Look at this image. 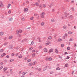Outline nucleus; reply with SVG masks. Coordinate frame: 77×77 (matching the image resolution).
I'll return each mask as SVG.
<instances>
[{
  "label": "nucleus",
  "instance_id": "obj_1",
  "mask_svg": "<svg viewBox=\"0 0 77 77\" xmlns=\"http://www.w3.org/2000/svg\"><path fill=\"white\" fill-rule=\"evenodd\" d=\"M19 33H23V30L21 29L17 30V35L19 34Z\"/></svg>",
  "mask_w": 77,
  "mask_h": 77
},
{
  "label": "nucleus",
  "instance_id": "obj_2",
  "mask_svg": "<svg viewBox=\"0 0 77 77\" xmlns=\"http://www.w3.org/2000/svg\"><path fill=\"white\" fill-rule=\"evenodd\" d=\"M4 70V72H5L6 71H7L8 70V68L6 67H5L3 69Z\"/></svg>",
  "mask_w": 77,
  "mask_h": 77
},
{
  "label": "nucleus",
  "instance_id": "obj_3",
  "mask_svg": "<svg viewBox=\"0 0 77 77\" xmlns=\"http://www.w3.org/2000/svg\"><path fill=\"white\" fill-rule=\"evenodd\" d=\"M53 51V49L52 48H51L49 50L48 53H52Z\"/></svg>",
  "mask_w": 77,
  "mask_h": 77
},
{
  "label": "nucleus",
  "instance_id": "obj_4",
  "mask_svg": "<svg viewBox=\"0 0 77 77\" xmlns=\"http://www.w3.org/2000/svg\"><path fill=\"white\" fill-rule=\"evenodd\" d=\"M24 11L25 12H27L28 11V9L26 8H25L24 9Z\"/></svg>",
  "mask_w": 77,
  "mask_h": 77
},
{
  "label": "nucleus",
  "instance_id": "obj_5",
  "mask_svg": "<svg viewBox=\"0 0 77 77\" xmlns=\"http://www.w3.org/2000/svg\"><path fill=\"white\" fill-rule=\"evenodd\" d=\"M26 20V18L25 17H22L21 19V20L22 21H25V20Z\"/></svg>",
  "mask_w": 77,
  "mask_h": 77
},
{
  "label": "nucleus",
  "instance_id": "obj_6",
  "mask_svg": "<svg viewBox=\"0 0 77 77\" xmlns=\"http://www.w3.org/2000/svg\"><path fill=\"white\" fill-rule=\"evenodd\" d=\"M13 38V36L12 35H10L8 38L9 39H12Z\"/></svg>",
  "mask_w": 77,
  "mask_h": 77
},
{
  "label": "nucleus",
  "instance_id": "obj_7",
  "mask_svg": "<svg viewBox=\"0 0 77 77\" xmlns=\"http://www.w3.org/2000/svg\"><path fill=\"white\" fill-rule=\"evenodd\" d=\"M44 24H45V23H44V22H42L41 23V26H44Z\"/></svg>",
  "mask_w": 77,
  "mask_h": 77
},
{
  "label": "nucleus",
  "instance_id": "obj_8",
  "mask_svg": "<svg viewBox=\"0 0 77 77\" xmlns=\"http://www.w3.org/2000/svg\"><path fill=\"white\" fill-rule=\"evenodd\" d=\"M44 15H45V13L44 12H42L41 14V16H44Z\"/></svg>",
  "mask_w": 77,
  "mask_h": 77
},
{
  "label": "nucleus",
  "instance_id": "obj_9",
  "mask_svg": "<svg viewBox=\"0 0 77 77\" xmlns=\"http://www.w3.org/2000/svg\"><path fill=\"white\" fill-rule=\"evenodd\" d=\"M3 34H4V32H1L0 33V36H2Z\"/></svg>",
  "mask_w": 77,
  "mask_h": 77
},
{
  "label": "nucleus",
  "instance_id": "obj_10",
  "mask_svg": "<svg viewBox=\"0 0 77 77\" xmlns=\"http://www.w3.org/2000/svg\"><path fill=\"white\" fill-rule=\"evenodd\" d=\"M52 39V37L51 36H50L48 37V39L49 40H51V39Z\"/></svg>",
  "mask_w": 77,
  "mask_h": 77
},
{
  "label": "nucleus",
  "instance_id": "obj_11",
  "mask_svg": "<svg viewBox=\"0 0 77 77\" xmlns=\"http://www.w3.org/2000/svg\"><path fill=\"white\" fill-rule=\"evenodd\" d=\"M5 55H6V54L4 53L1 55V57H3V56H5Z\"/></svg>",
  "mask_w": 77,
  "mask_h": 77
},
{
  "label": "nucleus",
  "instance_id": "obj_12",
  "mask_svg": "<svg viewBox=\"0 0 77 77\" xmlns=\"http://www.w3.org/2000/svg\"><path fill=\"white\" fill-rule=\"evenodd\" d=\"M44 51H45V52H47L48 51V50H47V49L46 48H45L44 49Z\"/></svg>",
  "mask_w": 77,
  "mask_h": 77
},
{
  "label": "nucleus",
  "instance_id": "obj_13",
  "mask_svg": "<svg viewBox=\"0 0 77 77\" xmlns=\"http://www.w3.org/2000/svg\"><path fill=\"white\" fill-rule=\"evenodd\" d=\"M13 20V18H12V17H11L10 19H9V20L10 21H12Z\"/></svg>",
  "mask_w": 77,
  "mask_h": 77
},
{
  "label": "nucleus",
  "instance_id": "obj_14",
  "mask_svg": "<svg viewBox=\"0 0 77 77\" xmlns=\"http://www.w3.org/2000/svg\"><path fill=\"white\" fill-rule=\"evenodd\" d=\"M58 41L59 42H61V41H62V39L61 38H59L58 39Z\"/></svg>",
  "mask_w": 77,
  "mask_h": 77
},
{
  "label": "nucleus",
  "instance_id": "obj_15",
  "mask_svg": "<svg viewBox=\"0 0 77 77\" xmlns=\"http://www.w3.org/2000/svg\"><path fill=\"white\" fill-rule=\"evenodd\" d=\"M52 60V58L50 57L48 58V60L51 61V60Z\"/></svg>",
  "mask_w": 77,
  "mask_h": 77
},
{
  "label": "nucleus",
  "instance_id": "obj_16",
  "mask_svg": "<svg viewBox=\"0 0 77 77\" xmlns=\"http://www.w3.org/2000/svg\"><path fill=\"white\" fill-rule=\"evenodd\" d=\"M33 18H34V17L33 16H32L30 18V20H33Z\"/></svg>",
  "mask_w": 77,
  "mask_h": 77
},
{
  "label": "nucleus",
  "instance_id": "obj_17",
  "mask_svg": "<svg viewBox=\"0 0 77 77\" xmlns=\"http://www.w3.org/2000/svg\"><path fill=\"white\" fill-rule=\"evenodd\" d=\"M51 21L52 23H54L55 21V20L54 19H52L51 20Z\"/></svg>",
  "mask_w": 77,
  "mask_h": 77
},
{
  "label": "nucleus",
  "instance_id": "obj_18",
  "mask_svg": "<svg viewBox=\"0 0 77 77\" xmlns=\"http://www.w3.org/2000/svg\"><path fill=\"white\" fill-rule=\"evenodd\" d=\"M32 65H33L32 63H30L29 64V66H32Z\"/></svg>",
  "mask_w": 77,
  "mask_h": 77
},
{
  "label": "nucleus",
  "instance_id": "obj_19",
  "mask_svg": "<svg viewBox=\"0 0 77 77\" xmlns=\"http://www.w3.org/2000/svg\"><path fill=\"white\" fill-rule=\"evenodd\" d=\"M11 6V4H8V6H7V8H9L10 6Z\"/></svg>",
  "mask_w": 77,
  "mask_h": 77
},
{
  "label": "nucleus",
  "instance_id": "obj_20",
  "mask_svg": "<svg viewBox=\"0 0 77 77\" xmlns=\"http://www.w3.org/2000/svg\"><path fill=\"white\" fill-rule=\"evenodd\" d=\"M36 64V62H34L32 63L33 65H35Z\"/></svg>",
  "mask_w": 77,
  "mask_h": 77
},
{
  "label": "nucleus",
  "instance_id": "obj_21",
  "mask_svg": "<svg viewBox=\"0 0 77 77\" xmlns=\"http://www.w3.org/2000/svg\"><path fill=\"white\" fill-rule=\"evenodd\" d=\"M50 44V42H49L48 43H46L45 45H48Z\"/></svg>",
  "mask_w": 77,
  "mask_h": 77
},
{
  "label": "nucleus",
  "instance_id": "obj_22",
  "mask_svg": "<svg viewBox=\"0 0 77 77\" xmlns=\"http://www.w3.org/2000/svg\"><path fill=\"white\" fill-rule=\"evenodd\" d=\"M73 38H71L69 40V41L70 42H71V41H73Z\"/></svg>",
  "mask_w": 77,
  "mask_h": 77
},
{
  "label": "nucleus",
  "instance_id": "obj_23",
  "mask_svg": "<svg viewBox=\"0 0 77 77\" xmlns=\"http://www.w3.org/2000/svg\"><path fill=\"white\" fill-rule=\"evenodd\" d=\"M68 33L69 35H72V32H68Z\"/></svg>",
  "mask_w": 77,
  "mask_h": 77
},
{
  "label": "nucleus",
  "instance_id": "obj_24",
  "mask_svg": "<svg viewBox=\"0 0 77 77\" xmlns=\"http://www.w3.org/2000/svg\"><path fill=\"white\" fill-rule=\"evenodd\" d=\"M14 60V59H12L10 60V62H13Z\"/></svg>",
  "mask_w": 77,
  "mask_h": 77
},
{
  "label": "nucleus",
  "instance_id": "obj_25",
  "mask_svg": "<svg viewBox=\"0 0 77 77\" xmlns=\"http://www.w3.org/2000/svg\"><path fill=\"white\" fill-rule=\"evenodd\" d=\"M3 6H4L3 4L2 3L0 5V7L1 8H3Z\"/></svg>",
  "mask_w": 77,
  "mask_h": 77
},
{
  "label": "nucleus",
  "instance_id": "obj_26",
  "mask_svg": "<svg viewBox=\"0 0 77 77\" xmlns=\"http://www.w3.org/2000/svg\"><path fill=\"white\" fill-rule=\"evenodd\" d=\"M34 43V42H33V41H32V42L31 43V44H30L31 45H33Z\"/></svg>",
  "mask_w": 77,
  "mask_h": 77
},
{
  "label": "nucleus",
  "instance_id": "obj_27",
  "mask_svg": "<svg viewBox=\"0 0 77 77\" xmlns=\"http://www.w3.org/2000/svg\"><path fill=\"white\" fill-rule=\"evenodd\" d=\"M43 8H46V5L45 4H43Z\"/></svg>",
  "mask_w": 77,
  "mask_h": 77
},
{
  "label": "nucleus",
  "instance_id": "obj_28",
  "mask_svg": "<svg viewBox=\"0 0 77 77\" xmlns=\"http://www.w3.org/2000/svg\"><path fill=\"white\" fill-rule=\"evenodd\" d=\"M63 27V28L64 29H66V28H67V27H66V26H64Z\"/></svg>",
  "mask_w": 77,
  "mask_h": 77
},
{
  "label": "nucleus",
  "instance_id": "obj_29",
  "mask_svg": "<svg viewBox=\"0 0 77 77\" xmlns=\"http://www.w3.org/2000/svg\"><path fill=\"white\" fill-rule=\"evenodd\" d=\"M35 5L36 6H39V4L38 2L35 3Z\"/></svg>",
  "mask_w": 77,
  "mask_h": 77
},
{
  "label": "nucleus",
  "instance_id": "obj_30",
  "mask_svg": "<svg viewBox=\"0 0 77 77\" xmlns=\"http://www.w3.org/2000/svg\"><path fill=\"white\" fill-rule=\"evenodd\" d=\"M55 52H56V53H58V50H57V49H56L55 50Z\"/></svg>",
  "mask_w": 77,
  "mask_h": 77
},
{
  "label": "nucleus",
  "instance_id": "obj_31",
  "mask_svg": "<svg viewBox=\"0 0 77 77\" xmlns=\"http://www.w3.org/2000/svg\"><path fill=\"white\" fill-rule=\"evenodd\" d=\"M45 60H46L47 61H48V57L45 58Z\"/></svg>",
  "mask_w": 77,
  "mask_h": 77
},
{
  "label": "nucleus",
  "instance_id": "obj_32",
  "mask_svg": "<svg viewBox=\"0 0 77 77\" xmlns=\"http://www.w3.org/2000/svg\"><path fill=\"white\" fill-rule=\"evenodd\" d=\"M18 58H19V59H21V58H22V57L21 55H20L18 57Z\"/></svg>",
  "mask_w": 77,
  "mask_h": 77
},
{
  "label": "nucleus",
  "instance_id": "obj_33",
  "mask_svg": "<svg viewBox=\"0 0 77 77\" xmlns=\"http://www.w3.org/2000/svg\"><path fill=\"white\" fill-rule=\"evenodd\" d=\"M60 69L59 67H57L56 69V70H60Z\"/></svg>",
  "mask_w": 77,
  "mask_h": 77
},
{
  "label": "nucleus",
  "instance_id": "obj_34",
  "mask_svg": "<svg viewBox=\"0 0 77 77\" xmlns=\"http://www.w3.org/2000/svg\"><path fill=\"white\" fill-rule=\"evenodd\" d=\"M26 74H27V72H24L23 73V75H25Z\"/></svg>",
  "mask_w": 77,
  "mask_h": 77
},
{
  "label": "nucleus",
  "instance_id": "obj_35",
  "mask_svg": "<svg viewBox=\"0 0 77 77\" xmlns=\"http://www.w3.org/2000/svg\"><path fill=\"white\" fill-rule=\"evenodd\" d=\"M27 62H31V59H29L27 60Z\"/></svg>",
  "mask_w": 77,
  "mask_h": 77
},
{
  "label": "nucleus",
  "instance_id": "obj_36",
  "mask_svg": "<svg viewBox=\"0 0 77 77\" xmlns=\"http://www.w3.org/2000/svg\"><path fill=\"white\" fill-rule=\"evenodd\" d=\"M61 47H64V44H61Z\"/></svg>",
  "mask_w": 77,
  "mask_h": 77
},
{
  "label": "nucleus",
  "instance_id": "obj_37",
  "mask_svg": "<svg viewBox=\"0 0 77 77\" xmlns=\"http://www.w3.org/2000/svg\"><path fill=\"white\" fill-rule=\"evenodd\" d=\"M26 5V3L25 2H24L23 4L21 5V6H25Z\"/></svg>",
  "mask_w": 77,
  "mask_h": 77
},
{
  "label": "nucleus",
  "instance_id": "obj_38",
  "mask_svg": "<svg viewBox=\"0 0 77 77\" xmlns=\"http://www.w3.org/2000/svg\"><path fill=\"white\" fill-rule=\"evenodd\" d=\"M3 68V66H1L0 67V70H1V69H2Z\"/></svg>",
  "mask_w": 77,
  "mask_h": 77
},
{
  "label": "nucleus",
  "instance_id": "obj_39",
  "mask_svg": "<svg viewBox=\"0 0 77 77\" xmlns=\"http://www.w3.org/2000/svg\"><path fill=\"white\" fill-rule=\"evenodd\" d=\"M67 49L68 50H69L70 49V47H67Z\"/></svg>",
  "mask_w": 77,
  "mask_h": 77
},
{
  "label": "nucleus",
  "instance_id": "obj_40",
  "mask_svg": "<svg viewBox=\"0 0 77 77\" xmlns=\"http://www.w3.org/2000/svg\"><path fill=\"white\" fill-rule=\"evenodd\" d=\"M65 66L66 67H67V66H68V64H66L65 65Z\"/></svg>",
  "mask_w": 77,
  "mask_h": 77
},
{
  "label": "nucleus",
  "instance_id": "obj_41",
  "mask_svg": "<svg viewBox=\"0 0 77 77\" xmlns=\"http://www.w3.org/2000/svg\"><path fill=\"white\" fill-rule=\"evenodd\" d=\"M8 14H11V11L9 10V11H8Z\"/></svg>",
  "mask_w": 77,
  "mask_h": 77
},
{
  "label": "nucleus",
  "instance_id": "obj_42",
  "mask_svg": "<svg viewBox=\"0 0 77 77\" xmlns=\"http://www.w3.org/2000/svg\"><path fill=\"white\" fill-rule=\"evenodd\" d=\"M32 49H33V48H32V47H30L29 48V50H32Z\"/></svg>",
  "mask_w": 77,
  "mask_h": 77
},
{
  "label": "nucleus",
  "instance_id": "obj_43",
  "mask_svg": "<svg viewBox=\"0 0 77 77\" xmlns=\"http://www.w3.org/2000/svg\"><path fill=\"white\" fill-rule=\"evenodd\" d=\"M12 56H15V54L14 53H13L11 54Z\"/></svg>",
  "mask_w": 77,
  "mask_h": 77
},
{
  "label": "nucleus",
  "instance_id": "obj_44",
  "mask_svg": "<svg viewBox=\"0 0 77 77\" xmlns=\"http://www.w3.org/2000/svg\"><path fill=\"white\" fill-rule=\"evenodd\" d=\"M3 50L2 49H1L0 50V52L1 53H2V52H3Z\"/></svg>",
  "mask_w": 77,
  "mask_h": 77
},
{
  "label": "nucleus",
  "instance_id": "obj_45",
  "mask_svg": "<svg viewBox=\"0 0 77 77\" xmlns=\"http://www.w3.org/2000/svg\"><path fill=\"white\" fill-rule=\"evenodd\" d=\"M53 71H51L50 72V74H53Z\"/></svg>",
  "mask_w": 77,
  "mask_h": 77
},
{
  "label": "nucleus",
  "instance_id": "obj_46",
  "mask_svg": "<svg viewBox=\"0 0 77 77\" xmlns=\"http://www.w3.org/2000/svg\"><path fill=\"white\" fill-rule=\"evenodd\" d=\"M38 39L39 40V42H41V39H40L39 38H38Z\"/></svg>",
  "mask_w": 77,
  "mask_h": 77
},
{
  "label": "nucleus",
  "instance_id": "obj_47",
  "mask_svg": "<svg viewBox=\"0 0 77 77\" xmlns=\"http://www.w3.org/2000/svg\"><path fill=\"white\" fill-rule=\"evenodd\" d=\"M42 5H39V7L40 8H42Z\"/></svg>",
  "mask_w": 77,
  "mask_h": 77
},
{
  "label": "nucleus",
  "instance_id": "obj_48",
  "mask_svg": "<svg viewBox=\"0 0 77 77\" xmlns=\"http://www.w3.org/2000/svg\"><path fill=\"white\" fill-rule=\"evenodd\" d=\"M34 16H35V17H37V16H38V14H34Z\"/></svg>",
  "mask_w": 77,
  "mask_h": 77
},
{
  "label": "nucleus",
  "instance_id": "obj_49",
  "mask_svg": "<svg viewBox=\"0 0 77 77\" xmlns=\"http://www.w3.org/2000/svg\"><path fill=\"white\" fill-rule=\"evenodd\" d=\"M32 57H34V56H35V54H32Z\"/></svg>",
  "mask_w": 77,
  "mask_h": 77
},
{
  "label": "nucleus",
  "instance_id": "obj_50",
  "mask_svg": "<svg viewBox=\"0 0 77 77\" xmlns=\"http://www.w3.org/2000/svg\"><path fill=\"white\" fill-rule=\"evenodd\" d=\"M30 75H33V73L31 72L30 74H29Z\"/></svg>",
  "mask_w": 77,
  "mask_h": 77
},
{
  "label": "nucleus",
  "instance_id": "obj_51",
  "mask_svg": "<svg viewBox=\"0 0 77 77\" xmlns=\"http://www.w3.org/2000/svg\"><path fill=\"white\" fill-rule=\"evenodd\" d=\"M41 18H44V16H41Z\"/></svg>",
  "mask_w": 77,
  "mask_h": 77
},
{
  "label": "nucleus",
  "instance_id": "obj_52",
  "mask_svg": "<svg viewBox=\"0 0 77 77\" xmlns=\"http://www.w3.org/2000/svg\"><path fill=\"white\" fill-rule=\"evenodd\" d=\"M21 71H20L19 72V75H20L21 74Z\"/></svg>",
  "mask_w": 77,
  "mask_h": 77
},
{
  "label": "nucleus",
  "instance_id": "obj_53",
  "mask_svg": "<svg viewBox=\"0 0 77 77\" xmlns=\"http://www.w3.org/2000/svg\"><path fill=\"white\" fill-rule=\"evenodd\" d=\"M71 3H74V0L72 1L71 2Z\"/></svg>",
  "mask_w": 77,
  "mask_h": 77
},
{
  "label": "nucleus",
  "instance_id": "obj_54",
  "mask_svg": "<svg viewBox=\"0 0 77 77\" xmlns=\"http://www.w3.org/2000/svg\"><path fill=\"white\" fill-rule=\"evenodd\" d=\"M8 44V43H5L4 44V45H6Z\"/></svg>",
  "mask_w": 77,
  "mask_h": 77
},
{
  "label": "nucleus",
  "instance_id": "obj_55",
  "mask_svg": "<svg viewBox=\"0 0 77 77\" xmlns=\"http://www.w3.org/2000/svg\"><path fill=\"white\" fill-rule=\"evenodd\" d=\"M26 3L27 4H28V3H29V1H27L26 2Z\"/></svg>",
  "mask_w": 77,
  "mask_h": 77
},
{
  "label": "nucleus",
  "instance_id": "obj_56",
  "mask_svg": "<svg viewBox=\"0 0 77 77\" xmlns=\"http://www.w3.org/2000/svg\"><path fill=\"white\" fill-rule=\"evenodd\" d=\"M27 38H25L24 39V41H27Z\"/></svg>",
  "mask_w": 77,
  "mask_h": 77
},
{
  "label": "nucleus",
  "instance_id": "obj_57",
  "mask_svg": "<svg viewBox=\"0 0 77 77\" xmlns=\"http://www.w3.org/2000/svg\"><path fill=\"white\" fill-rule=\"evenodd\" d=\"M31 5L32 6H35V4H31Z\"/></svg>",
  "mask_w": 77,
  "mask_h": 77
},
{
  "label": "nucleus",
  "instance_id": "obj_58",
  "mask_svg": "<svg viewBox=\"0 0 77 77\" xmlns=\"http://www.w3.org/2000/svg\"><path fill=\"white\" fill-rule=\"evenodd\" d=\"M52 12H54V9H52Z\"/></svg>",
  "mask_w": 77,
  "mask_h": 77
},
{
  "label": "nucleus",
  "instance_id": "obj_59",
  "mask_svg": "<svg viewBox=\"0 0 77 77\" xmlns=\"http://www.w3.org/2000/svg\"><path fill=\"white\" fill-rule=\"evenodd\" d=\"M69 56H67L66 58V59H69Z\"/></svg>",
  "mask_w": 77,
  "mask_h": 77
},
{
  "label": "nucleus",
  "instance_id": "obj_60",
  "mask_svg": "<svg viewBox=\"0 0 77 77\" xmlns=\"http://www.w3.org/2000/svg\"><path fill=\"white\" fill-rule=\"evenodd\" d=\"M72 11H74V8H73V7H72Z\"/></svg>",
  "mask_w": 77,
  "mask_h": 77
},
{
  "label": "nucleus",
  "instance_id": "obj_61",
  "mask_svg": "<svg viewBox=\"0 0 77 77\" xmlns=\"http://www.w3.org/2000/svg\"><path fill=\"white\" fill-rule=\"evenodd\" d=\"M45 70H46V69L45 68H44L43 70V71H45Z\"/></svg>",
  "mask_w": 77,
  "mask_h": 77
},
{
  "label": "nucleus",
  "instance_id": "obj_62",
  "mask_svg": "<svg viewBox=\"0 0 77 77\" xmlns=\"http://www.w3.org/2000/svg\"><path fill=\"white\" fill-rule=\"evenodd\" d=\"M39 48H42V46H40L39 47Z\"/></svg>",
  "mask_w": 77,
  "mask_h": 77
},
{
  "label": "nucleus",
  "instance_id": "obj_63",
  "mask_svg": "<svg viewBox=\"0 0 77 77\" xmlns=\"http://www.w3.org/2000/svg\"><path fill=\"white\" fill-rule=\"evenodd\" d=\"M27 58H24V60H27Z\"/></svg>",
  "mask_w": 77,
  "mask_h": 77
},
{
  "label": "nucleus",
  "instance_id": "obj_64",
  "mask_svg": "<svg viewBox=\"0 0 77 77\" xmlns=\"http://www.w3.org/2000/svg\"><path fill=\"white\" fill-rule=\"evenodd\" d=\"M1 65H3V63H1Z\"/></svg>",
  "mask_w": 77,
  "mask_h": 77
}]
</instances>
